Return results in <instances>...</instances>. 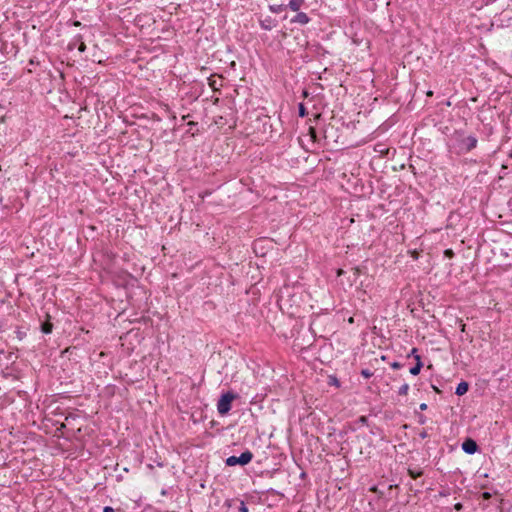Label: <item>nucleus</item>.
<instances>
[{
	"label": "nucleus",
	"instance_id": "5701e85b",
	"mask_svg": "<svg viewBox=\"0 0 512 512\" xmlns=\"http://www.w3.org/2000/svg\"><path fill=\"white\" fill-rule=\"evenodd\" d=\"M482 498H483L484 500H488V499H490V498H491V493H489V492H483V493H482Z\"/></svg>",
	"mask_w": 512,
	"mask_h": 512
},
{
	"label": "nucleus",
	"instance_id": "393cba45",
	"mask_svg": "<svg viewBox=\"0 0 512 512\" xmlns=\"http://www.w3.org/2000/svg\"><path fill=\"white\" fill-rule=\"evenodd\" d=\"M77 42H78V41H76V40L74 39V42L69 43L68 48H69L70 50H72V49L76 46V43H77Z\"/></svg>",
	"mask_w": 512,
	"mask_h": 512
},
{
	"label": "nucleus",
	"instance_id": "4468645a",
	"mask_svg": "<svg viewBox=\"0 0 512 512\" xmlns=\"http://www.w3.org/2000/svg\"><path fill=\"white\" fill-rule=\"evenodd\" d=\"M408 390H409V385L408 384H403L399 390H398V394L399 395H402V396H406L408 394Z\"/></svg>",
	"mask_w": 512,
	"mask_h": 512
},
{
	"label": "nucleus",
	"instance_id": "6ab92c4d",
	"mask_svg": "<svg viewBox=\"0 0 512 512\" xmlns=\"http://www.w3.org/2000/svg\"><path fill=\"white\" fill-rule=\"evenodd\" d=\"M239 512H248V507L243 501L240 503Z\"/></svg>",
	"mask_w": 512,
	"mask_h": 512
},
{
	"label": "nucleus",
	"instance_id": "6e6552de",
	"mask_svg": "<svg viewBox=\"0 0 512 512\" xmlns=\"http://www.w3.org/2000/svg\"><path fill=\"white\" fill-rule=\"evenodd\" d=\"M468 389L469 384L466 381H461L456 387L455 394L458 396H462L467 393Z\"/></svg>",
	"mask_w": 512,
	"mask_h": 512
},
{
	"label": "nucleus",
	"instance_id": "f3484780",
	"mask_svg": "<svg viewBox=\"0 0 512 512\" xmlns=\"http://www.w3.org/2000/svg\"><path fill=\"white\" fill-rule=\"evenodd\" d=\"M361 375L364 377V378H370L373 376V372L370 371L369 369H362L361 370Z\"/></svg>",
	"mask_w": 512,
	"mask_h": 512
},
{
	"label": "nucleus",
	"instance_id": "7c9ffc66",
	"mask_svg": "<svg viewBox=\"0 0 512 512\" xmlns=\"http://www.w3.org/2000/svg\"><path fill=\"white\" fill-rule=\"evenodd\" d=\"M31 65H35L34 59H31L29 62Z\"/></svg>",
	"mask_w": 512,
	"mask_h": 512
},
{
	"label": "nucleus",
	"instance_id": "2eb2a0df",
	"mask_svg": "<svg viewBox=\"0 0 512 512\" xmlns=\"http://www.w3.org/2000/svg\"><path fill=\"white\" fill-rule=\"evenodd\" d=\"M15 334L20 341L26 337V332L22 331L20 327H16Z\"/></svg>",
	"mask_w": 512,
	"mask_h": 512
},
{
	"label": "nucleus",
	"instance_id": "473e14b6",
	"mask_svg": "<svg viewBox=\"0 0 512 512\" xmlns=\"http://www.w3.org/2000/svg\"><path fill=\"white\" fill-rule=\"evenodd\" d=\"M333 384H338V380L334 378Z\"/></svg>",
	"mask_w": 512,
	"mask_h": 512
},
{
	"label": "nucleus",
	"instance_id": "9b49d317",
	"mask_svg": "<svg viewBox=\"0 0 512 512\" xmlns=\"http://www.w3.org/2000/svg\"><path fill=\"white\" fill-rule=\"evenodd\" d=\"M285 8H286V6H285L284 4H279V5L273 4V5H269V10H270L272 13H280V12H282Z\"/></svg>",
	"mask_w": 512,
	"mask_h": 512
},
{
	"label": "nucleus",
	"instance_id": "4be33fe9",
	"mask_svg": "<svg viewBox=\"0 0 512 512\" xmlns=\"http://www.w3.org/2000/svg\"><path fill=\"white\" fill-rule=\"evenodd\" d=\"M309 132H310L311 138L316 140V131H315V129L310 127Z\"/></svg>",
	"mask_w": 512,
	"mask_h": 512
},
{
	"label": "nucleus",
	"instance_id": "bb28decb",
	"mask_svg": "<svg viewBox=\"0 0 512 512\" xmlns=\"http://www.w3.org/2000/svg\"><path fill=\"white\" fill-rule=\"evenodd\" d=\"M454 508H455L456 510L460 511V510H462L463 505H462L461 503H456V504H455V506H454Z\"/></svg>",
	"mask_w": 512,
	"mask_h": 512
},
{
	"label": "nucleus",
	"instance_id": "b1692460",
	"mask_svg": "<svg viewBox=\"0 0 512 512\" xmlns=\"http://www.w3.org/2000/svg\"><path fill=\"white\" fill-rule=\"evenodd\" d=\"M419 436L422 438V439H425L428 437V433L426 430H422L420 433H419Z\"/></svg>",
	"mask_w": 512,
	"mask_h": 512
},
{
	"label": "nucleus",
	"instance_id": "7ed1b4c3",
	"mask_svg": "<svg viewBox=\"0 0 512 512\" xmlns=\"http://www.w3.org/2000/svg\"><path fill=\"white\" fill-rule=\"evenodd\" d=\"M252 459H253L252 452L249 450H246V451L242 452L240 456L233 455V456L228 457L225 461V464L227 466H235V465L245 466V465L249 464Z\"/></svg>",
	"mask_w": 512,
	"mask_h": 512
},
{
	"label": "nucleus",
	"instance_id": "1a4fd4ad",
	"mask_svg": "<svg viewBox=\"0 0 512 512\" xmlns=\"http://www.w3.org/2000/svg\"><path fill=\"white\" fill-rule=\"evenodd\" d=\"M304 0H290L288 7L295 12H298L303 5Z\"/></svg>",
	"mask_w": 512,
	"mask_h": 512
},
{
	"label": "nucleus",
	"instance_id": "cd10ccee",
	"mask_svg": "<svg viewBox=\"0 0 512 512\" xmlns=\"http://www.w3.org/2000/svg\"><path fill=\"white\" fill-rule=\"evenodd\" d=\"M103 512H115L114 509L110 506H106L103 510Z\"/></svg>",
	"mask_w": 512,
	"mask_h": 512
},
{
	"label": "nucleus",
	"instance_id": "c85d7f7f",
	"mask_svg": "<svg viewBox=\"0 0 512 512\" xmlns=\"http://www.w3.org/2000/svg\"><path fill=\"white\" fill-rule=\"evenodd\" d=\"M420 409L421 410H426L427 409V404L426 403L420 404Z\"/></svg>",
	"mask_w": 512,
	"mask_h": 512
},
{
	"label": "nucleus",
	"instance_id": "2f4dec72",
	"mask_svg": "<svg viewBox=\"0 0 512 512\" xmlns=\"http://www.w3.org/2000/svg\"><path fill=\"white\" fill-rule=\"evenodd\" d=\"M333 384H338V380L334 378Z\"/></svg>",
	"mask_w": 512,
	"mask_h": 512
},
{
	"label": "nucleus",
	"instance_id": "20e7f679",
	"mask_svg": "<svg viewBox=\"0 0 512 512\" xmlns=\"http://www.w3.org/2000/svg\"><path fill=\"white\" fill-rule=\"evenodd\" d=\"M462 450L465 453H467L469 455H472V454H475L477 452L478 445H477L476 441L473 440L472 438H467L462 443Z\"/></svg>",
	"mask_w": 512,
	"mask_h": 512
},
{
	"label": "nucleus",
	"instance_id": "a878e982",
	"mask_svg": "<svg viewBox=\"0 0 512 512\" xmlns=\"http://www.w3.org/2000/svg\"><path fill=\"white\" fill-rule=\"evenodd\" d=\"M410 355H412V356L415 358V355H419V354H418V349H417V348H413V349L411 350Z\"/></svg>",
	"mask_w": 512,
	"mask_h": 512
},
{
	"label": "nucleus",
	"instance_id": "aec40b11",
	"mask_svg": "<svg viewBox=\"0 0 512 512\" xmlns=\"http://www.w3.org/2000/svg\"><path fill=\"white\" fill-rule=\"evenodd\" d=\"M358 422L362 425H367L368 419L366 416H361L359 417Z\"/></svg>",
	"mask_w": 512,
	"mask_h": 512
},
{
	"label": "nucleus",
	"instance_id": "dca6fc26",
	"mask_svg": "<svg viewBox=\"0 0 512 512\" xmlns=\"http://www.w3.org/2000/svg\"><path fill=\"white\" fill-rule=\"evenodd\" d=\"M307 114H308V112H307V110H306V108H305L304 104H303V103H300V104H299V116H300V117H304V116H306Z\"/></svg>",
	"mask_w": 512,
	"mask_h": 512
},
{
	"label": "nucleus",
	"instance_id": "a211bd4d",
	"mask_svg": "<svg viewBox=\"0 0 512 512\" xmlns=\"http://www.w3.org/2000/svg\"><path fill=\"white\" fill-rule=\"evenodd\" d=\"M444 255L447 257V258H453L454 257V252L452 249H446L444 251Z\"/></svg>",
	"mask_w": 512,
	"mask_h": 512
},
{
	"label": "nucleus",
	"instance_id": "423d86ee",
	"mask_svg": "<svg viewBox=\"0 0 512 512\" xmlns=\"http://www.w3.org/2000/svg\"><path fill=\"white\" fill-rule=\"evenodd\" d=\"M309 21H310V18L308 17V15L304 12H299V11L296 14V16L291 19L292 23H299L301 25L308 24Z\"/></svg>",
	"mask_w": 512,
	"mask_h": 512
},
{
	"label": "nucleus",
	"instance_id": "f03ea898",
	"mask_svg": "<svg viewBox=\"0 0 512 512\" xmlns=\"http://www.w3.org/2000/svg\"><path fill=\"white\" fill-rule=\"evenodd\" d=\"M237 398V394L232 391L223 393L217 402V411L220 415H226L231 410L233 400Z\"/></svg>",
	"mask_w": 512,
	"mask_h": 512
},
{
	"label": "nucleus",
	"instance_id": "72a5a7b5",
	"mask_svg": "<svg viewBox=\"0 0 512 512\" xmlns=\"http://www.w3.org/2000/svg\"><path fill=\"white\" fill-rule=\"evenodd\" d=\"M432 94H433V93H432V91H428V92H427V95H428V96H431Z\"/></svg>",
	"mask_w": 512,
	"mask_h": 512
},
{
	"label": "nucleus",
	"instance_id": "ddd939ff",
	"mask_svg": "<svg viewBox=\"0 0 512 512\" xmlns=\"http://www.w3.org/2000/svg\"><path fill=\"white\" fill-rule=\"evenodd\" d=\"M408 474L411 478L417 479L418 477L422 476L423 472L421 470L409 469Z\"/></svg>",
	"mask_w": 512,
	"mask_h": 512
},
{
	"label": "nucleus",
	"instance_id": "0eeeda50",
	"mask_svg": "<svg viewBox=\"0 0 512 512\" xmlns=\"http://www.w3.org/2000/svg\"><path fill=\"white\" fill-rule=\"evenodd\" d=\"M416 364L410 368V373L414 376L420 373L421 368L423 367V363L421 361L420 355H415Z\"/></svg>",
	"mask_w": 512,
	"mask_h": 512
},
{
	"label": "nucleus",
	"instance_id": "f8f14e48",
	"mask_svg": "<svg viewBox=\"0 0 512 512\" xmlns=\"http://www.w3.org/2000/svg\"><path fill=\"white\" fill-rule=\"evenodd\" d=\"M75 40L79 41V45H78L79 52H84L86 50V44L82 41V36L81 35H77L75 37Z\"/></svg>",
	"mask_w": 512,
	"mask_h": 512
},
{
	"label": "nucleus",
	"instance_id": "412c9836",
	"mask_svg": "<svg viewBox=\"0 0 512 512\" xmlns=\"http://www.w3.org/2000/svg\"><path fill=\"white\" fill-rule=\"evenodd\" d=\"M391 367L393 369H399V368L403 367V365L401 363L395 361V362L391 363Z\"/></svg>",
	"mask_w": 512,
	"mask_h": 512
},
{
	"label": "nucleus",
	"instance_id": "f257e3e1",
	"mask_svg": "<svg viewBox=\"0 0 512 512\" xmlns=\"http://www.w3.org/2000/svg\"><path fill=\"white\" fill-rule=\"evenodd\" d=\"M452 139L456 142L458 153H466L476 148L477 138L473 135L465 136L464 132L457 130L454 132Z\"/></svg>",
	"mask_w": 512,
	"mask_h": 512
},
{
	"label": "nucleus",
	"instance_id": "9d476101",
	"mask_svg": "<svg viewBox=\"0 0 512 512\" xmlns=\"http://www.w3.org/2000/svg\"><path fill=\"white\" fill-rule=\"evenodd\" d=\"M52 330H53V324L50 321H45L44 323H42L41 331L44 334H50L52 332Z\"/></svg>",
	"mask_w": 512,
	"mask_h": 512
},
{
	"label": "nucleus",
	"instance_id": "c756f323",
	"mask_svg": "<svg viewBox=\"0 0 512 512\" xmlns=\"http://www.w3.org/2000/svg\"><path fill=\"white\" fill-rule=\"evenodd\" d=\"M420 423L421 424L425 423V418L423 416L420 418Z\"/></svg>",
	"mask_w": 512,
	"mask_h": 512
},
{
	"label": "nucleus",
	"instance_id": "39448f33",
	"mask_svg": "<svg viewBox=\"0 0 512 512\" xmlns=\"http://www.w3.org/2000/svg\"><path fill=\"white\" fill-rule=\"evenodd\" d=\"M260 26L263 30L270 31L277 26V21L271 16L259 20Z\"/></svg>",
	"mask_w": 512,
	"mask_h": 512
}]
</instances>
